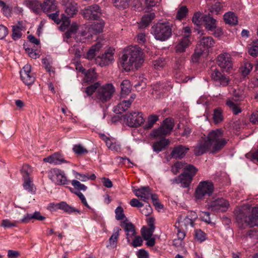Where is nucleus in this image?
Segmentation results:
<instances>
[{
  "label": "nucleus",
  "mask_w": 258,
  "mask_h": 258,
  "mask_svg": "<svg viewBox=\"0 0 258 258\" xmlns=\"http://www.w3.org/2000/svg\"><path fill=\"white\" fill-rule=\"evenodd\" d=\"M202 19L205 23V27L208 31H213L216 28V20L210 15H205Z\"/></svg>",
  "instance_id": "22"
},
{
  "label": "nucleus",
  "mask_w": 258,
  "mask_h": 258,
  "mask_svg": "<svg viewBox=\"0 0 258 258\" xmlns=\"http://www.w3.org/2000/svg\"><path fill=\"white\" fill-rule=\"evenodd\" d=\"M73 150L78 155H82L88 153L87 150L81 145H76L74 146Z\"/></svg>",
  "instance_id": "56"
},
{
  "label": "nucleus",
  "mask_w": 258,
  "mask_h": 258,
  "mask_svg": "<svg viewBox=\"0 0 258 258\" xmlns=\"http://www.w3.org/2000/svg\"><path fill=\"white\" fill-rule=\"evenodd\" d=\"M135 195L144 202H148L151 196V190L149 186L142 187L134 190Z\"/></svg>",
  "instance_id": "17"
},
{
  "label": "nucleus",
  "mask_w": 258,
  "mask_h": 258,
  "mask_svg": "<svg viewBox=\"0 0 258 258\" xmlns=\"http://www.w3.org/2000/svg\"><path fill=\"white\" fill-rule=\"evenodd\" d=\"M154 232V230L143 227L141 229V234L144 240H147L149 238H151Z\"/></svg>",
  "instance_id": "46"
},
{
  "label": "nucleus",
  "mask_w": 258,
  "mask_h": 258,
  "mask_svg": "<svg viewBox=\"0 0 258 258\" xmlns=\"http://www.w3.org/2000/svg\"><path fill=\"white\" fill-rule=\"evenodd\" d=\"M49 177L53 182L58 185L67 184L69 183L64 172L57 168L50 170Z\"/></svg>",
  "instance_id": "11"
},
{
  "label": "nucleus",
  "mask_w": 258,
  "mask_h": 258,
  "mask_svg": "<svg viewBox=\"0 0 258 258\" xmlns=\"http://www.w3.org/2000/svg\"><path fill=\"white\" fill-rule=\"evenodd\" d=\"M214 190L213 184L208 181L200 182L196 190V198L201 199L204 196H210Z\"/></svg>",
  "instance_id": "8"
},
{
  "label": "nucleus",
  "mask_w": 258,
  "mask_h": 258,
  "mask_svg": "<svg viewBox=\"0 0 258 258\" xmlns=\"http://www.w3.org/2000/svg\"><path fill=\"white\" fill-rule=\"evenodd\" d=\"M207 206L209 209L214 212H223L227 210L229 204L227 200L223 198H219L208 202Z\"/></svg>",
  "instance_id": "9"
},
{
  "label": "nucleus",
  "mask_w": 258,
  "mask_h": 258,
  "mask_svg": "<svg viewBox=\"0 0 258 258\" xmlns=\"http://www.w3.org/2000/svg\"><path fill=\"white\" fill-rule=\"evenodd\" d=\"M130 0H114V6L119 9H124L128 7Z\"/></svg>",
  "instance_id": "49"
},
{
  "label": "nucleus",
  "mask_w": 258,
  "mask_h": 258,
  "mask_svg": "<svg viewBox=\"0 0 258 258\" xmlns=\"http://www.w3.org/2000/svg\"><path fill=\"white\" fill-rule=\"evenodd\" d=\"M43 161L45 162H48L55 165L60 164L64 161V159L62 156L58 153H54L51 156L43 159Z\"/></svg>",
  "instance_id": "25"
},
{
  "label": "nucleus",
  "mask_w": 258,
  "mask_h": 258,
  "mask_svg": "<svg viewBox=\"0 0 258 258\" xmlns=\"http://www.w3.org/2000/svg\"><path fill=\"white\" fill-rule=\"evenodd\" d=\"M143 240L142 238L138 236L135 237L133 242L132 243V245L135 247L140 246L142 245Z\"/></svg>",
  "instance_id": "63"
},
{
  "label": "nucleus",
  "mask_w": 258,
  "mask_h": 258,
  "mask_svg": "<svg viewBox=\"0 0 258 258\" xmlns=\"http://www.w3.org/2000/svg\"><path fill=\"white\" fill-rule=\"evenodd\" d=\"M250 121L254 124H258V111L253 112L249 118Z\"/></svg>",
  "instance_id": "64"
},
{
  "label": "nucleus",
  "mask_w": 258,
  "mask_h": 258,
  "mask_svg": "<svg viewBox=\"0 0 258 258\" xmlns=\"http://www.w3.org/2000/svg\"><path fill=\"white\" fill-rule=\"evenodd\" d=\"M172 25L169 22H158L152 26L151 33L155 39L161 41H165L172 35Z\"/></svg>",
  "instance_id": "4"
},
{
  "label": "nucleus",
  "mask_w": 258,
  "mask_h": 258,
  "mask_svg": "<svg viewBox=\"0 0 258 258\" xmlns=\"http://www.w3.org/2000/svg\"><path fill=\"white\" fill-rule=\"evenodd\" d=\"M223 19L226 24L230 25H235L238 23L237 17L235 14L232 12H228L223 16Z\"/></svg>",
  "instance_id": "28"
},
{
  "label": "nucleus",
  "mask_w": 258,
  "mask_h": 258,
  "mask_svg": "<svg viewBox=\"0 0 258 258\" xmlns=\"http://www.w3.org/2000/svg\"><path fill=\"white\" fill-rule=\"evenodd\" d=\"M54 12L53 13L48 15L49 18L53 20L57 24H59L62 21L60 29L62 31L65 30L70 24L69 17H67L63 14H62L61 18H60L59 16V12L57 10Z\"/></svg>",
  "instance_id": "14"
},
{
  "label": "nucleus",
  "mask_w": 258,
  "mask_h": 258,
  "mask_svg": "<svg viewBox=\"0 0 258 258\" xmlns=\"http://www.w3.org/2000/svg\"><path fill=\"white\" fill-rule=\"evenodd\" d=\"M224 5L220 2H216L213 5L210 10V12L213 14L218 15L222 11Z\"/></svg>",
  "instance_id": "45"
},
{
  "label": "nucleus",
  "mask_w": 258,
  "mask_h": 258,
  "mask_svg": "<svg viewBox=\"0 0 258 258\" xmlns=\"http://www.w3.org/2000/svg\"><path fill=\"white\" fill-rule=\"evenodd\" d=\"M186 165H187L182 162H177L172 166L171 171L174 174H176L179 172L181 169H184V167Z\"/></svg>",
  "instance_id": "52"
},
{
  "label": "nucleus",
  "mask_w": 258,
  "mask_h": 258,
  "mask_svg": "<svg viewBox=\"0 0 258 258\" xmlns=\"http://www.w3.org/2000/svg\"><path fill=\"white\" fill-rule=\"evenodd\" d=\"M158 119V115L154 114L149 115L148 118L147 122L145 124L144 128L145 129H150L152 128Z\"/></svg>",
  "instance_id": "44"
},
{
  "label": "nucleus",
  "mask_w": 258,
  "mask_h": 258,
  "mask_svg": "<svg viewBox=\"0 0 258 258\" xmlns=\"http://www.w3.org/2000/svg\"><path fill=\"white\" fill-rule=\"evenodd\" d=\"M99 82H96L93 85H91L86 88L85 92L88 96L92 95L94 92L99 88L100 86Z\"/></svg>",
  "instance_id": "53"
},
{
  "label": "nucleus",
  "mask_w": 258,
  "mask_h": 258,
  "mask_svg": "<svg viewBox=\"0 0 258 258\" xmlns=\"http://www.w3.org/2000/svg\"><path fill=\"white\" fill-rule=\"evenodd\" d=\"M175 227L177 228V238L181 240L182 241L184 238L185 236V233L183 230H182L179 226L177 225V222H176L175 225Z\"/></svg>",
  "instance_id": "61"
},
{
  "label": "nucleus",
  "mask_w": 258,
  "mask_h": 258,
  "mask_svg": "<svg viewBox=\"0 0 258 258\" xmlns=\"http://www.w3.org/2000/svg\"><path fill=\"white\" fill-rule=\"evenodd\" d=\"M102 46L100 42H97L93 45L87 53V58L89 59L93 58L96 55V52L98 51Z\"/></svg>",
  "instance_id": "35"
},
{
  "label": "nucleus",
  "mask_w": 258,
  "mask_h": 258,
  "mask_svg": "<svg viewBox=\"0 0 258 258\" xmlns=\"http://www.w3.org/2000/svg\"><path fill=\"white\" fill-rule=\"evenodd\" d=\"M188 12V10L186 6H181L177 11L176 18L178 20H181L186 17Z\"/></svg>",
  "instance_id": "47"
},
{
  "label": "nucleus",
  "mask_w": 258,
  "mask_h": 258,
  "mask_svg": "<svg viewBox=\"0 0 258 258\" xmlns=\"http://www.w3.org/2000/svg\"><path fill=\"white\" fill-rule=\"evenodd\" d=\"M226 105L232 110L234 114L236 115L241 112V109L239 104L235 102L233 98L232 99H228L226 102Z\"/></svg>",
  "instance_id": "32"
},
{
  "label": "nucleus",
  "mask_w": 258,
  "mask_h": 258,
  "mask_svg": "<svg viewBox=\"0 0 258 258\" xmlns=\"http://www.w3.org/2000/svg\"><path fill=\"white\" fill-rule=\"evenodd\" d=\"M168 133L161 126L157 130H154L151 134L152 136L155 138L165 139L164 137L168 135Z\"/></svg>",
  "instance_id": "37"
},
{
  "label": "nucleus",
  "mask_w": 258,
  "mask_h": 258,
  "mask_svg": "<svg viewBox=\"0 0 258 258\" xmlns=\"http://www.w3.org/2000/svg\"><path fill=\"white\" fill-rule=\"evenodd\" d=\"M164 127L168 134H170L174 127V120L172 118H166L163 121V124L161 125Z\"/></svg>",
  "instance_id": "42"
},
{
  "label": "nucleus",
  "mask_w": 258,
  "mask_h": 258,
  "mask_svg": "<svg viewBox=\"0 0 258 258\" xmlns=\"http://www.w3.org/2000/svg\"><path fill=\"white\" fill-rule=\"evenodd\" d=\"M189 148L183 145H178L175 147L171 153L172 158L175 159H181L186 154Z\"/></svg>",
  "instance_id": "18"
},
{
  "label": "nucleus",
  "mask_w": 258,
  "mask_h": 258,
  "mask_svg": "<svg viewBox=\"0 0 258 258\" xmlns=\"http://www.w3.org/2000/svg\"><path fill=\"white\" fill-rule=\"evenodd\" d=\"M214 41L212 37H204L201 39L198 43L195 49V53L192 56V61L197 62L199 58L204 53H207L208 49L213 47Z\"/></svg>",
  "instance_id": "7"
},
{
  "label": "nucleus",
  "mask_w": 258,
  "mask_h": 258,
  "mask_svg": "<svg viewBox=\"0 0 258 258\" xmlns=\"http://www.w3.org/2000/svg\"><path fill=\"white\" fill-rule=\"evenodd\" d=\"M212 79L215 82L219 83L220 85L225 86L228 85V79L217 69H215L211 74Z\"/></svg>",
  "instance_id": "19"
},
{
  "label": "nucleus",
  "mask_w": 258,
  "mask_h": 258,
  "mask_svg": "<svg viewBox=\"0 0 258 258\" xmlns=\"http://www.w3.org/2000/svg\"><path fill=\"white\" fill-rule=\"evenodd\" d=\"M21 78L23 82L26 85H31L35 81V77L31 71V66L26 64L20 72Z\"/></svg>",
  "instance_id": "13"
},
{
  "label": "nucleus",
  "mask_w": 258,
  "mask_h": 258,
  "mask_svg": "<svg viewBox=\"0 0 258 258\" xmlns=\"http://www.w3.org/2000/svg\"><path fill=\"white\" fill-rule=\"evenodd\" d=\"M228 140L223 136V131L221 129L213 130L208 134L207 140L199 143L194 147V153L196 156L204 154L211 148L213 153H216L222 149L226 145Z\"/></svg>",
  "instance_id": "2"
},
{
  "label": "nucleus",
  "mask_w": 258,
  "mask_h": 258,
  "mask_svg": "<svg viewBox=\"0 0 258 258\" xmlns=\"http://www.w3.org/2000/svg\"><path fill=\"white\" fill-rule=\"evenodd\" d=\"M194 222V221L186 216L182 221L181 220V218L178 219L177 224L178 223V226H179L181 228H183V227L186 228L188 226L193 227Z\"/></svg>",
  "instance_id": "38"
},
{
  "label": "nucleus",
  "mask_w": 258,
  "mask_h": 258,
  "mask_svg": "<svg viewBox=\"0 0 258 258\" xmlns=\"http://www.w3.org/2000/svg\"><path fill=\"white\" fill-rule=\"evenodd\" d=\"M190 43L189 38L187 36H182L178 41L175 46V51L177 53L185 51L186 49Z\"/></svg>",
  "instance_id": "20"
},
{
  "label": "nucleus",
  "mask_w": 258,
  "mask_h": 258,
  "mask_svg": "<svg viewBox=\"0 0 258 258\" xmlns=\"http://www.w3.org/2000/svg\"><path fill=\"white\" fill-rule=\"evenodd\" d=\"M143 52L137 46H131L124 51L123 54L119 58V66L126 71L140 67L144 61Z\"/></svg>",
  "instance_id": "3"
},
{
  "label": "nucleus",
  "mask_w": 258,
  "mask_h": 258,
  "mask_svg": "<svg viewBox=\"0 0 258 258\" xmlns=\"http://www.w3.org/2000/svg\"><path fill=\"white\" fill-rule=\"evenodd\" d=\"M198 169L194 165L188 164L184 167V172L178 177L171 180L173 183H180L182 187H187L190 184L193 177L195 175Z\"/></svg>",
  "instance_id": "5"
},
{
  "label": "nucleus",
  "mask_w": 258,
  "mask_h": 258,
  "mask_svg": "<svg viewBox=\"0 0 258 258\" xmlns=\"http://www.w3.org/2000/svg\"><path fill=\"white\" fill-rule=\"evenodd\" d=\"M92 33L90 32L88 33L86 31H82L76 35V41L84 42L87 38L92 35Z\"/></svg>",
  "instance_id": "48"
},
{
  "label": "nucleus",
  "mask_w": 258,
  "mask_h": 258,
  "mask_svg": "<svg viewBox=\"0 0 258 258\" xmlns=\"http://www.w3.org/2000/svg\"><path fill=\"white\" fill-rule=\"evenodd\" d=\"M153 14H147L143 16L142 20L139 24L140 28H144L147 27L154 19Z\"/></svg>",
  "instance_id": "36"
},
{
  "label": "nucleus",
  "mask_w": 258,
  "mask_h": 258,
  "mask_svg": "<svg viewBox=\"0 0 258 258\" xmlns=\"http://www.w3.org/2000/svg\"><path fill=\"white\" fill-rule=\"evenodd\" d=\"M19 223V221L12 222L8 219H4L2 221L1 226L5 228H8L12 227H16L17 224Z\"/></svg>",
  "instance_id": "54"
},
{
  "label": "nucleus",
  "mask_w": 258,
  "mask_h": 258,
  "mask_svg": "<svg viewBox=\"0 0 258 258\" xmlns=\"http://www.w3.org/2000/svg\"><path fill=\"white\" fill-rule=\"evenodd\" d=\"M78 29V26L75 23H73L71 25L70 27L66 32L64 35L65 38L69 39L73 35L76 33L77 30Z\"/></svg>",
  "instance_id": "43"
},
{
  "label": "nucleus",
  "mask_w": 258,
  "mask_h": 258,
  "mask_svg": "<svg viewBox=\"0 0 258 258\" xmlns=\"http://www.w3.org/2000/svg\"><path fill=\"white\" fill-rule=\"evenodd\" d=\"M113 60V52L112 50L107 51L101 56H98L97 58V61L101 67L109 65Z\"/></svg>",
  "instance_id": "16"
},
{
  "label": "nucleus",
  "mask_w": 258,
  "mask_h": 258,
  "mask_svg": "<svg viewBox=\"0 0 258 258\" xmlns=\"http://www.w3.org/2000/svg\"><path fill=\"white\" fill-rule=\"evenodd\" d=\"M153 64L156 69L158 70L160 68H163L166 64V62L164 58H161L155 60L153 62Z\"/></svg>",
  "instance_id": "59"
},
{
  "label": "nucleus",
  "mask_w": 258,
  "mask_h": 258,
  "mask_svg": "<svg viewBox=\"0 0 258 258\" xmlns=\"http://www.w3.org/2000/svg\"><path fill=\"white\" fill-rule=\"evenodd\" d=\"M44 12L51 13L56 10V2L54 0H46L41 5Z\"/></svg>",
  "instance_id": "23"
},
{
  "label": "nucleus",
  "mask_w": 258,
  "mask_h": 258,
  "mask_svg": "<svg viewBox=\"0 0 258 258\" xmlns=\"http://www.w3.org/2000/svg\"><path fill=\"white\" fill-rule=\"evenodd\" d=\"M252 69V64L248 62H246L244 63L243 66L240 68L241 72L243 76H246L251 71Z\"/></svg>",
  "instance_id": "51"
},
{
  "label": "nucleus",
  "mask_w": 258,
  "mask_h": 258,
  "mask_svg": "<svg viewBox=\"0 0 258 258\" xmlns=\"http://www.w3.org/2000/svg\"><path fill=\"white\" fill-rule=\"evenodd\" d=\"M84 80L88 83L94 82L97 78V75L94 69H90L84 73Z\"/></svg>",
  "instance_id": "33"
},
{
  "label": "nucleus",
  "mask_w": 258,
  "mask_h": 258,
  "mask_svg": "<svg viewBox=\"0 0 258 258\" xmlns=\"http://www.w3.org/2000/svg\"><path fill=\"white\" fill-rule=\"evenodd\" d=\"M23 179L24 188L31 194H34L35 191V188L33 183L32 179L29 176H25L23 177Z\"/></svg>",
  "instance_id": "30"
},
{
  "label": "nucleus",
  "mask_w": 258,
  "mask_h": 258,
  "mask_svg": "<svg viewBox=\"0 0 258 258\" xmlns=\"http://www.w3.org/2000/svg\"><path fill=\"white\" fill-rule=\"evenodd\" d=\"M72 184L75 189L79 190L85 191L87 189V187L84 184H82L80 181L77 180H73Z\"/></svg>",
  "instance_id": "57"
},
{
  "label": "nucleus",
  "mask_w": 258,
  "mask_h": 258,
  "mask_svg": "<svg viewBox=\"0 0 258 258\" xmlns=\"http://www.w3.org/2000/svg\"><path fill=\"white\" fill-rule=\"evenodd\" d=\"M104 26V22L102 20H99L98 22H95L89 28V31L92 34H97L102 31Z\"/></svg>",
  "instance_id": "29"
},
{
  "label": "nucleus",
  "mask_w": 258,
  "mask_h": 258,
  "mask_svg": "<svg viewBox=\"0 0 258 258\" xmlns=\"http://www.w3.org/2000/svg\"><path fill=\"white\" fill-rule=\"evenodd\" d=\"M120 226L126 232L127 239L129 241V238L133 237L136 234L135 226L132 223L127 222V220L122 221Z\"/></svg>",
  "instance_id": "21"
},
{
  "label": "nucleus",
  "mask_w": 258,
  "mask_h": 258,
  "mask_svg": "<svg viewBox=\"0 0 258 258\" xmlns=\"http://www.w3.org/2000/svg\"><path fill=\"white\" fill-rule=\"evenodd\" d=\"M120 87L121 97L128 94L132 88L130 81L128 80H124L120 84Z\"/></svg>",
  "instance_id": "31"
},
{
  "label": "nucleus",
  "mask_w": 258,
  "mask_h": 258,
  "mask_svg": "<svg viewBox=\"0 0 258 258\" xmlns=\"http://www.w3.org/2000/svg\"><path fill=\"white\" fill-rule=\"evenodd\" d=\"M195 237L198 240L201 242L206 239V234L201 229L195 230Z\"/></svg>",
  "instance_id": "60"
},
{
  "label": "nucleus",
  "mask_w": 258,
  "mask_h": 258,
  "mask_svg": "<svg viewBox=\"0 0 258 258\" xmlns=\"http://www.w3.org/2000/svg\"><path fill=\"white\" fill-rule=\"evenodd\" d=\"M235 215L238 226L241 228L245 227L258 226V207L251 208L249 206H244L235 210ZM247 235L252 238H258V227L250 230Z\"/></svg>",
  "instance_id": "1"
},
{
  "label": "nucleus",
  "mask_w": 258,
  "mask_h": 258,
  "mask_svg": "<svg viewBox=\"0 0 258 258\" xmlns=\"http://www.w3.org/2000/svg\"><path fill=\"white\" fill-rule=\"evenodd\" d=\"M213 119L215 123H219L223 120V111L221 108H217L214 109Z\"/></svg>",
  "instance_id": "34"
},
{
  "label": "nucleus",
  "mask_w": 258,
  "mask_h": 258,
  "mask_svg": "<svg viewBox=\"0 0 258 258\" xmlns=\"http://www.w3.org/2000/svg\"><path fill=\"white\" fill-rule=\"evenodd\" d=\"M78 11L75 4L71 3L68 4L66 6L65 12L68 17H73L76 14Z\"/></svg>",
  "instance_id": "41"
},
{
  "label": "nucleus",
  "mask_w": 258,
  "mask_h": 258,
  "mask_svg": "<svg viewBox=\"0 0 258 258\" xmlns=\"http://www.w3.org/2000/svg\"><path fill=\"white\" fill-rule=\"evenodd\" d=\"M120 230L121 229L118 227L114 229L113 232L109 239V244L107 245V247L113 248L116 246Z\"/></svg>",
  "instance_id": "24"
},
{
  "label": "nucleus",
  "mask_w": 258,
  "mask_h": 258,
  "mask_svg": "<svg viewBox=\"0 0 258 258\" xmlns=\"http://www.w3.org/2000/svg\"><path fill=\"white\" fill-rule=\"evenodd\" d=\"M0 8H2V10L5 16L10 15L11 9L10 7L2 1H0Z\"/></svg>",
  "instance_id": "58"
},
{
  "label": "nucleus",
  "mask_w": 258,
  "mask_h": 258,
  "mask_svg": "<svg viewBox=\"0 0 258 258\" xmlns=\"http://www.w3.org/2000/svg\"><path fill=\"white\" fill-rule=\"evenodd\" d=\"M248 52L252 56L258 55V40L253 41L249 45Z\"/></svg>",
  "instance_id": "39"
},
{
  "label": "nucleus",
  "mask_w": 258,
  "mask_h": 258,
  "mask_svg": "<svg viewBox=\"0 0 258 258\" xmlns=\"http://www.w3.org/2000/svg\"><path fill=\"white\" fill-rule=\"evenodd\" d=\"M124 119H126L127 125L131 127L139 126L145 121L142 113L139 112H133L126 114Z\"/></svg>",
  "instance_id": "10"
},
{
  "label": "nucleus",
  "mask_w": 258,
  "mask_h": 258,
  "mask_svg": "<svg viewBox=\"0 0 258 258\" xmlns=\"http://www.w3.org/2000/svg\"><path fill=\"white\" fill-rule=\"evenodd\" d=\"M115 92V88L111 84H106L101 87H99L95 93L97 102L104 103L109 101Z\"/></svg>",
  "instance_id": "6"
},
{
  "label": "nucleus",
  "mask_w": 258,
  "mask_h": 258,
  "mask_svg": "<svg viewBox=\"0 0 258 258\" xmlns=\"http://www.w3.org/2000/svg\"><path fill=\"white\" fill-rule=\"evenodd\" d=\"M131 104L127 100L121 101L114 108V111L117 114H121L130 107Z\"/></svg>",
  "instance_id": "26"
},
{
  "label": "nucleus",
  "mask_w": 258,
  "mask_h": 258,
  "mask_svg": "<svg viewBox=\"0 0 258 258\" xmlns=\"http://www.w3.org/2000/svg\"><path fill=\"white\" fill-rule=\"evenodd\" d=\"M101 15V10L97 5L89 6L83 11V15L87 20H96Z\"/></svg>",
  "instance_id": "12"
},
{
  "label": "nucleus",
  "mask_w": 258,
  "mask_h": 258,
  "mask_svg": "<svg viewBox=\"0 0 258 258\" xmlns=\"http://www.w3.org/2000/svg\"><path fill=\"white\" fill-rule=\"evenodd\" d=\"M142 214L145 216L149 215L152 212V209L149 204L146 205L140 210Z\"/></svg>",
  "instance_id": "62"
},
{
  "label": "nucleus",
  "mask_w": 258,
  "mask_h": 258,
  "mask_svg": "<svg viewBox=\"0 0 258 258\" xmlns=\"http://www.w3.org/2000/svg\"><path fill=\"white\" fill-rule=\"evenodd\" d=\"M170 141L166 139H162L160 141H157L153 145V150L157 153L164 150L166 146L169 145Z\"/></svg>",
  "instance_id": "27"
},
{
  "label": "nucleus",
  "mask_w": 258,
  "mask_h": 258,
  "mask_svg": "<svg viewBox=\"0 0 258 258\" xmlns=\"http://www.w3.org/2000/svg\"><path fill=\"white\" fill-rule=\"evenodd\" d=\"M115 218L117 220H123L125 219L126 220V218L123 213V210L121 207H118L115 209Z\"/></svg>",
  "instance_id": "55"
},
{
  "label": "nucleus",
  "mask_w": 258,
  "mask_h": 258,
  "mask_svg": "<svg viewBox=\"0 0 258 258\" xmlns=\"http://www.w3.org/2000/svg\"><path fill=\"white\" fill-rule=\"evenodd\" d=\"M58 209L63 210L64 212L71 213L73 212H79V211L74 208L70 206L65 202H61L59 203Z\"/></svg>",
  "instance_id": "40"
},
{
  "label": "nucleus",
  "mask_w": 258,
  "mask_h": 258,
  "mask_svg": "<svg viewBox=\"0 0 258 258\" xmlns=\"http://www.w3.org/2000/svg\"><path fill=\"white\" fill-rule=\"evenodd\" d=\"M22 36L21 29L18 26H13L12 29V38L16 40L20 38Z\"/></svg>",
  "instance_id": "50"
},
{
  "label": "nucleus",
  "mask_w": 258,
  "mask_h": 258,
  "mask_svg": "<svg viewBox=\"0 0 258 258\" xmlns=\"http://www.w3.org/2000/svg\"><path fill=\"white\" fill-rule=\"evenodd\" d=\"M217 64L225 71L232 68V62L230 55L228 53H223L219 54L217 59Z\"/></svg>",
  "instance_id": "15"
}]
</instances>
